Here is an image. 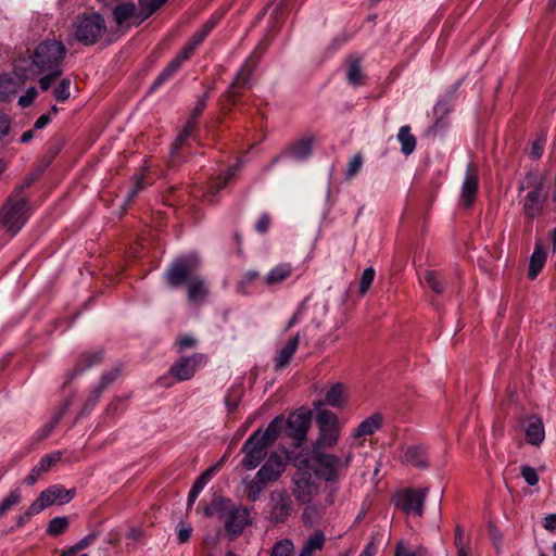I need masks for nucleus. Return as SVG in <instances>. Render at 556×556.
I'll list each match as a JSON object with an SVG mask.
<instances>
[{"instance_id":"nucleus-60","label":"nucleus","mask_w":556,"mask_h":556,"mask_svg":"<svg viewBox=\"0 0 556 556\" xmlns=\"http://www.w3.org/2000/svg\"><path fill=\"white\" fill-rule=\"evenodd\" d=\"M119 372H121V369L118 367H115V368L111 369L110 371L104 372L101 376L99 386H101V388H103V389H106L119 376Z\"/></svg>"},{"instance_id":"nucleus-34","label":"nucleus","mask_w":556,"mask_h":556,"mask_svg":"<svg viewBox=\"0 0 556 556\" xmlns=\"http://www.w3.org/2000/svg\"><path fill=\"white\" fill-rule=\"evenodd\" d=\"M361 58H351L346 70V80L350 85L356 87L363 84V73L361 67Z\"/></svg>"},{"instance_id":"nucleus-39","label":"nucleus","mask_w":556,"mask_h":556,"mask_svg":"<svg viewBox=\"0 0 556 556\" xmlns=\"http://www.w3.org/2000/svg\"><path fill=\"white\" fill-rule=\"evenodd\" d=\"M279 417L276 418L268 425L267 429L264 432L261 431V439H263L262 442L265 443V445L269 446L279 437L281 430L279 426Z\"/></svg>"},{"instance_id":"nucleus-48","label":"nucleus","mask_w":556,"mask_h":556,"mask_svg":"<svg viewBox=\"0 0 556 556\" xmlns=\"http://www.w3.org/2000/svg\"><path fill=\"white\" fill-rule=\"evenodd\" d=\"M364 160L361 153H356L349 162L345 178L348 180L352 179L356 174L361 170L363 166Z\"/></svg>"},{"instance_id":"nucleus-7","label":"nucleus","mask_w":556,"mask_h":556,"mask_svg":"<svg viewBox=\"0 0 556 556\" xmlns=\"http://www.w3.org/2000/svg\"><path fill=\"white\" fill-rule=\"evenodd\" d=\"M295 507L291 495L285 489H276L269 493L267 519L274 525L286 523L294 514Z\"/></svg>"},{"instance_id":"nucleus-31","label":"nucleus","mask_w":556,"mask_h":556,"mask_svg":"<svg viewBox=\"0 0 556 556\" xmlns=\"http://www.w3.org/2000/svg\"><path fill=\"white\" fill-rule=\"evenodd\" d=\"M243 483L245 484L248 500L251 502L260 500L262 492L268 484L265 479L258 478V472L251 480L243 479Z\"/></svg>"},{"instance_id":"nucleus-53","label":"nucleus","mask_w":556,"mask_h":556,"mask_svg":"<svg viewBox=\"0 0 556 556\" xmlns=\"http://www.w3.org/2000/svg\"><path fill=\"white\" fill-rule=\"evenodd\" d=\"M224 15L223 11H216L212 16L204 23L202 29L197 35H208L213 31L216 25L219 23Z\"/></svg>"},{"instance_id":"nucleus-35","label":"nucleus","mask_w":556,"mask_h":556,"mask_svg":"<svg viewBox=\"0 0 556 556\" xmlns=\"http://www.w3.org/2000/svg\"><path fill=\"white\" fill-rule=\"evenodd\" d=\"M343 394L344 386L336 383L327 391L324 403L333 407H343L345 404Z\"/></svg>"},{"instance_id":"nucleus-43","label":"nucleus","mask_w":556,"mask_h":556,"mask_svg":"<svg viewBox=\"0 0 556 556\" xmlns=\"http://www.w3.org/2000/svg\"><path fill=\"white\" fill-rule=\"evenodd\" d=\"M425 280L429 288L435 293L440 294L444 290V282L441 280L440 275L433 270H427L425 274Z\"/></svg>"},{"instance_id":"nucleus-51","label":"nucleus","mask_w":556,"mask_h":556,"mask_svg":"<svg viewBox=\"0 0 556 556\" xmlns=\"http://www.w3.org/2000/svg\"><path fill=\"white\" fill-rule=\"evenodd\" d=\"M242 396V389L240 387L232 388L225 396V404L229 410L237 408Z\"/></svg>"},{"instance_id":"nucleus-58","label":"nucleus","mask_w":556,"mask_h":556,"mask_svg":"<svg viewBox=\"0 0 556 556\" xmlns=\"http://www.w3.org/2000/svg\"><path fill=\"white\" fill-rule=\"evenodd\" d=\"M38 91L35 87H29L24 94L18 98V105L21 108H28L33 104L34 100L37 98Z\"/></svg>"},{"instance_id":"nucleus-54","label":"nucleus","mask_w":556,"mask_h":556,"mask_svg":"<svg viewBox=\"0 0 556 556\" xmlns=\"http://www.w3.org/2000/svg\"><path fill=\"white\" fill-rule=\"evenodd\" d=\"M520 473H521V477L527 482V484H529L531 486L538 484V482H539V475H538L536 470L533 467H531L529 465H522L520 467Z\"/></svg>"},{"instance_id":"nucleus-18","label":"nucleus","mask_w":556,"mask_h":556,"mask_svg":"<svg viewBox=\"0 0 556 556\" xmlns=\"http://www.w3.org/2000/svg\"><path fill=\"white\" fill-rule=\"evenodd\" d=\"M113 16L116 24L121 27L139 25L144 20L141 12H137L136 5L129 2L118 4L113 11Z\"/></svg>"},{"instance_id":"nucleus-41","label":"nucleus","mask_w":556,"mask_h":556,"mask_svg":"<svg viewBox=\"0 0 556 556\" xmlns=\"http://www.w3.org/2000/svg\"><path fill=\"white\" fill-rule=\"evenodd\" d=\"M141 14L143 18H148L160 8H162L167 0H138Z\"/></svg>"},{"instance_id":"nucleus-15","label":"nucleus","mask_w":556,"mask_h":556,"mask_svg":"<svg viewBox=\"0 0 556 556\" xmlns=\"http://www.w3.org/2000/svg\"><path fill=\"white\" fill-rule=\"evenodd\" d=\"M228 514L225 518V529L231 535L236 538L240 535L243 530L252 523L250 511L247 507L241 505L228 507Z\"/></svg>"},{"instance_id":"nucleus-46","label":"nucleus","mask_w":556,"mask_h":556,"mask_svg":"<svg viewBox=\"0 0 556 556\" xmlns=\"http://www.w3.org/2000/svg\"><path fill=\"white\" fill-rule=\"evenodd\" d=\"M54 98L60 102H65L71 97V80L62 79L53 91Z\"/></svg>"},{"instance_id":"nucleus-16","label":"nucleus","mask_w":556,"mask_h":556,"mask_svg":"<svg viewBox=\"0 0 556 556\" xmlns=\"http://www.w3.org/2000/svg\"><path fill=\"white\" fill-rule=\"evenodd\" d=\"M74 26L76 29L75 35H100L105 30L104 18L98 12L78 15Z\"/></svg>"},{"instance_id":"nucleus-62","label":"nucleus","mask_w":556,"mask_h":556,"mask_svg":"<svg viewBox=\"0 0 556 556\" xmlns=\"http://www.w3.org/2000/svg\"><path fill=\"white\" fill-rule=\"evenodd\" d=\"M307 305H306V301H304L300 307L298 308V311L294 313V315L291 317V319L289 320L287 327H286V330H289L290 328H292L296 323H299L303 315L305 314V312L307 311Z\"/></svg>"},{"instance_id":"nucleus-5","label":"nucleus","mask_w":556,"mask_h":556,"mask_svg":"<svg viewBox=\"0 0 556 556\" xmlns=\"http://www.w3.org/2000/svg\"><path fill=\"white\" fill-rule=\"evenodd\" d=\"M318 491L319 486L309 472H299L293 477L292 494L299 503L307 505L303 513L304 519L316 517L320 514V509L316 505H312Z\"/></svg>"},{"instance_id":"nucleus-2","label":"nucleus","mask_w":556,"mask_h":556,"mask_svg":"<svg viewBox=\"0 0 556 556\" xmlns=\"http://www.w3.org/2000/svg\"><path fill=\"white\" fill-rule=\"evenodd\" d=\"M353 458L352 451L344 454L343 459L339 456L326 453L323 448L312 447L309 457L305 460V466L309 468L314 475L328 483H336L340 479L343 470L349 468Z\"/></svg>"},{"instance_id":"nucleus-4","label":"nucleus","mask_w":556,"mask_h":556,"mask_svg":"<svg viewBox=\"0 0 556 556\" xmlns=\"http://www.w3.org/2000/svg\"><path fill=\"white\" fill-rule=\"evenodd\" d=\"M30 213L28 198L11 193L0 208V224L7 231L16 235L28 220Z\"/></svg>"},{"instance_id":"nucleus-27","label":"nucleus","mask_w":556,"mask_h":556,"mask_svg":"<svg viewBox=\"0 0 556 556\" xmlns=\"http://www.w3.org/2000/svg\"><path fill=\"white\" fill-rule=\"evenodd\" d=\"M225 456L219 460L218 464L207 468L204 472L201 473V476L195 480L193 483L189 494H188V507H191L197 500L200 492L203 490V488L207 484V482L211 480L213 473L218 469L220 464L224 462Z\"/></svg>"},{"instance_id":"nucleus-42","label":"nucleus","mask_w":556,"mask_h":556,"mask_svg":"<svg viewBox=\"0 0 556 556\" xmlns=\"http://www.w3.org/2000/svg\"><path fill=\"white\" fill-rule=\"evenodd\" d=\"M68 527L66 517H54L48 525L47 532L51 535H59L63 533Z\"/></svg>"},{"instance_id":"nucleus-6","label":"nucleus","mask_w":556,"mask_h":556,"mask_svg":"<svg viewBox=\"0 0 556 556\" xmlns=\"http://www.w3.org/2000/svg\"><path fill=\"white\" fill-rule=\"evenodd\" d=\"M316 425L318 428V438L312 447H334L341 434V426L337 415L327 409L320 410L316 415Z\"/></svg>"},{"instance_id":"nucleus-52","label":"nucleus","mask_w":556,"mask_h":556,"mask_svg":"<svg viewBox=\"0 0 556 556\" xmlns=\"http://www.w3.org/2000/svg\"><path fill=\"white\" fill-rule=\"evenodd\" d=\"M545 143V135H540L536 139H534L531 143L530 157L533 160L540 159L543 155Z\"/></svg>"},{"instance_id":"nucleus-49","label":"nucleus","mask_w":556,"mask_h":556,"mask_svg":"<svg viewBox=\"0 0 556 556\" xmlns=\"http://www.w3.org/2000/svg\"><path fill=\"white\" fill-rule=\"evenodd\" d=\"M375 269L372 267L366 268L361 277L359 280V294L364 295L369 290L374 279H375Z\"/></svg>"},{"instance_id":"nucleus-24","label":"nucleus","mask_w":556,"mask_h":556,"mask_svg":"<svg viewBox=\"0 0 556 556\" xmlns=\"http://www.w3.org/2000/svg\"><path fill=\"white\" fill-rule=\"evenodd\" d=\"M101 361H102V352L101 351L83 353L79 356L75 367L68 374V380H72L75 377L81 375L84 371H86L89 368H91L92 366L99 364Z\"/></svg>"},{"instance_id":"nucleus-12","label":"nucleus","mask_w":556,"mask_h":556,"mask_svg":"<svg viewBox=\"0 0 556 556\" xmlns=\"http://www.w3.org/2000/svg\"><path fill=\"white\" fill-rule=\"evenodd\" d=\"M204 354L195 353L191 356L180 357L169 368L168 375L176 381H186L191 379L195 372L205 365Z\"/></svg>"},{"instance_id":"nucleus-64","label":"nucleus","mask_w":556,"mask_h":556,"mask_svg":"<svg viewBox=\"0 0 556 556\" xmlns=\"http://www.w3.org/2000/svg\"><path fill=\"white\" fill-rule=\"evenodd\" d=\"M270 217L268 214L264 213L261 215L258 220L255 224V229L260 233H265L269 229Z\"/></svg>"},{"instance_id":"nucleus-56","label":"nucleus","mask_w":556,"mask_h":556,"mask_svg":"<svg viewBox=\"0 0 556 556\" xmlns=\"http://www.w3.org/2000/svg\"><path fill=\"white\" fill-rule=\"evenodd\" d=\"M313 313L316 315L312 321L315 324V328L318 329L321 325L323 317L328 313V305L326 302H317L313 306Z\"/></svg>"},{"instance_id":"nucleus-21","label":"nucleus","mask_w":556,"mask_h":556,"mask_svg":"<svg viewBox=\"0 0 556 556\" xmlns=\"http://www.w3.org/2000/svg\"><path fill=\"white\" fill-rule=\"evenodd\" d=\"M478 191V174L472 168L471 164L467 166L466 176L462 186L460 201L468 207L473 203L475 197Z\"/></svg>"},{"instance_id":"nucleus-1","label":"nucleus","mask_w":556,"mask_h":556,"mask_svg":"<svg viewBox=\"0 0 556 556\" xmlns=\"http://www.w3.org/2000/svg\"><path fill=\"white\" fill-rule=\"evenodd\" d=\"M518 189L520 192H525L520 199L525 216L529 219L538 217L548 199L544 175L538 170L527 173L519 181Z\"/></svg>"},{"instance_id":"nucleus-63","label":"nucleus","mask_w":556,"mask_h":556,"mask_svg":"<svg viewBox=\"0 0 556 556\" xmlns=\"http://www.w3.org/2000/svg\"><path fill=\"white\" fill-rule=\"evenodd\" d=\"M35 181V177L34 176H28L26 177L22 184L17 185L14 190L12 191V193H17V197H27L25 194V191L33 185V182Z\"/></svg>"},{"instance_id":"nucleus-40","label":"nucleus","mask_w":556,"mask_h":556,"mask_svg":"<svg viewBox=\"0 0 556 556\" xmlns=\"http://www.w3.org/2000/svg\"><path fill=\"white\" fill-rule=\"evenodd\" d=\"M239 167L240 164H237L233 168L228 169L223 176L216 178V180L213 181L210 186V193L215 195L219 190H222L235 175L236 170L239 169Z\"/></svg>"},{"instance_id":"nucleus-45","label":"nucleus","mask_w":556,"mask_h":556,"mask_svg":"<svg viewBox=\"0 0 556 556\" xmlns=\"http://www.w3.org/2000/svg\"><path fill=\"white\" fill-rule=\"evenodd\" d=\"M201 43V38L195 37L193 40L188 42L182 50L177 54L174 61H179V65L181 66L185 61H187L193 51L197 49V47Z\"/></svg>"},{"instance_id":"nucleus-13","label":"nucleus","mask_w":556,"mask_h":556,"mask_svg":"<svg viewBox=\"0 0 556 556\" xmlns=\"http://www.w3.org/2000/svg\"><path fill=\"white\" fill-rule=\"evenodd\" d=\"M28 79V71L25 68H15L11 73L0 75V102L10 101Z\"/></svg>"},{"instance_id":"nucleus-20","label":"nucleus","mask_w":556,"mask_h":556,"mask_svg":"<svg viewBox=\"0 0 556 556\" xmlns=\"http://www.w3.org/2000/svg\"><path fill=\"white\" fill-rule=\"evenodd\" d=\"M301 337H303V339H305L306 341L308 340V336L306 334L305 331L303 333L298 332L292 338H290L287 341V343L278 351L275 357L276 370H281L282 368L289 365L294 353L296 352Z\"/></svg>"},{"instance_id":"nucleus-47","label":"nucleus","mask_w":556,"mask_h":556,"mask_svg":"<svg viewBox=\"0 0 556 556\" xmlns=\"http://www.w3.org/2000/svg\"><path fill=\"white\" fill-rule=\"evenodd\" d=\"M260 277V273L256 270L247 271L237 283V290L242 293H248V287L253 283Z\"/></svg>"},{"instance_id":"nucleus-8","label":"nucleus","mask_w":556,"mask_h":556,"mask_svg":"<svg viewBox=\"0 0 556 556\" xmlns=\"http://www.w3.org/2000/svg\"><path fill=\"white\" fill-rule=\"evenodd\" d=\"M74 493V490H65L62 486L53 485L39 494L26 510L25 517L29 518L33 515L39 514L54 503H68L73 498Z\"/></svg>"},{"instance_id":"nucleus-11","label":"nucleus","mask_w":556,"mask_h":556,"mask_svg":"<svg viewBox=\"0 0 556 556\" xmlns=\"http://www.w3.org/2000/svg\"><path fill=\"white\" fill-rule=\"evenodd\" d=\"M429 489H406L396 495V505L402 508L406 515L421 517L424 515V505Z\"/></svg>"},{"instance_id":"nucleus-61","label":"nucleus","mask_w":556,"mask_h":556,"mask_svg":"<svg viewBox=\"0 0 556 556\" xmlns=\"http://www.w3.org/2000/svg\"><path fill=\"white\" fill-rule=\"evenodd\" d=\"M454 544L455 547H462L464 545H469V539L465 535L464 528L460 525L455 527V535H454Z\"/></svg>"},{"instance_id":"nucleus-33","label":"nucleus","mask_w":556,"mask_h":556,"mask_svg":"<svg viewBox=\"0 0 556 556\" xmlns=\"http://www.w3.org/2000/svg\"><path fill=\"white\" fill-rule=\"evenodd\" d=\"M397 140L401 143V151L409 155L416 148V138L410 132L409 126H402L397 132Z\"/></svg>"},{"instance_id":"nucleus-19","label":"nucleus","mask_w":556,"mask_h":556,"mask_svg":"<svg viewBox=\"0 0 556 556\" xmlns=\"http://www.w3.org/2000/svg\"><path fill=\"white\" fill-rule=\"evenodd\" d=\"M255 64L252 61V58L247 60L244 64H242L241 68L238 71L235 80L230 85L227 97L230 101H235V98L239 94L240 90L245 89L250 86V77L252 75L253 68Z\"/></svg>"},{"instance_id":"nucleus-57","label":"nucleus","mask_w":556,"mask_h":556,"mask_svg":"<svg viewBox=\"0 0 556 556\" xmlns=\"http://www.w3.org/2000/svg\"><path fill=\"white\" fill-rule=\"evenodd\" d=\"M96 538H97L96 533H90V534L86 535L85 538H83L81 540H79L75 545L70 547L66 552L70 553V555L73 553H78L79 551L85 549L90 544H92V542L96 540Z\"/></svg>"},{"instance_id":"nucleus-10","label":"nucleus","mask_w":556,"mask_h":556,"mask_svg":"<svg viewBox=\"0 0 556 556\" xmlns=\"http://www.w3.org/2000/svg\"><path fill=\"white\" fill-rule=\"evenodd\" d=\"M199 266V260L197 257L178 258L165 273V279L167 283L177 288L184 282L188 283L190 277H194L193 271Z\"/></svg>"},{"instance_id":"nucleus-28","label":"nucleus","mask_w":556,"mask_h":556,"mask_svg":"<svg viewBox=\"0 0 556 556\" xmlns=\"http://www.w3.org/2000/svg\"><path fill=\"white\" fill-rule=\"evenodd\" d=\"M404 462L420 469L427 468L429 464L426 447L422 445L407 447L404 453Z\"/></svg>"},{"instance_id":"nucleus-22","label":"nucleus","mask_w":556,"mask_h":556,"mask_svg":"<svg viewBox=\"0 0 556 556\" xmlns=\"http://www.w3.org/2000/svg\"><path fill=\"white\" fill-rule=\"evenodd\" d=\"M525 432L527 442L529 444L540 445L545 438L544 425L542 419L538 416H530L527 419Z\"/></svg>"},{"instance_id":"nucleus-32","label":"nucleus","mask_w":556,"mask_h":556,"mask_svg":"<svg viewBox=\"0 0 556 556\" xmlns=\"http://www.w3.org/2000/svg\"><path fill=\"white\" fill-rule=\"evenodd\" d=\"M312 146L311 138H302L288 148V153L295 160H305L312 153Z\"/></svg>"},{"instance_id":"nucleus-25","label":"nucleus","mask_w":556,"mask_h":556,"mask_svg":"<svg viewBox=\"0 0 556 556\" xmlns=\"http://www.w3.org/2000/svg\"><path fill=\"white\" fill-rule=\"evenodd\" d=\"M205 281L200 276L190 277L187 283L188 299L192 303H202L207 296Z\"/></svg>"},{"instance_id":"nucleus-55","label":"nucleus","mask_w":556,"mask_h":556,"mask_svg":"<svg viewBox=\"0 0 556 556\" xmlns=\"http://www.w3.org/2000/svg\"><path fill=\"white\" fill-rule=\"evenodd\" d=\"M41 75L39 86L42 91H46L51 87L52 83L62 75V71H46V73Z\"/></svg>"},{"instance_id":"nucleus-30","label":"nucleus","mask_w":556,"mask_h":556,"mask_svg":"<svg viewBox=\"0 0 556 556\" xmlns=\"http://www.w3.org/2000/svg\"><path fill=\"white\" fill-rule=\"evenodd\" d=\"M546 262V252L541 245H536L530 257L528 277L533 280L541 273Z\"/></svg>"},{"instance_id":"nucleus-29","label":"nucleus","mask_w":556,"mask_h":556,"mask_svg":"<svg viewBox=\"0 0 556 556\" xmlns=\"http://www.w3.org/2000/svg\"><path fill=\"white\" fill-rule=\"evenodd\" d=\"M326 542L324 532L316 530L304 542L296 556H314L318 551H321Z\"/></svg>"},{"instance_id":"nucleus-3","label":"nucleus","mask_w":556,"mask_h":556,"mask_svg":"<svg viewBox=\"0 0 556 556\" xmlns=\"http://www.w3.org/2000/svg\"><path fill=\"white\" fill-rule=\"evenodd\" d=\"M66 55L65 46L55 38H47L40 42L31 55V64L37 74L46 71H62L61 64Z\"/></svg>"},{"instance_id":"nucleus-23","label":"nucleus","mask_w":556,"mask_h":556,"mask_svg":"<svg viewBox=\"0 0 556 556\" xmlns=\"http://www.w3.org/2000/svg\"><path fill=\"white\" fill-rule=\"evenodd\" d=\"M292 274V266L289 263H280L273 267L263 278V283L268 288L279 286Z\"/></svg>"},{"instance_id":"nucleus-9","label":"nucleus","mask_w":556,"mask_h":556,"mask_svg":"<svg viewBox=\"0 0 556 556\" xmlns=\"http://www.w3.org/2000/svg\"><path fill=\"white\" fill-rule=\"evenodd\" d=\"M261 429L254 431L243 443L241 466L247 470L255 469L266 457L268 446L262 442Z\"/></svg>"},{"instance_id":"nucleus-14","label":"nucleus","mask_w":556,"mask_h":556,"mask_svg":"<svg viewBox=\"0 0 556 556\" xmlns=\"http://www.w3.org/2000/svg\"><path fill=\"white\" fill-rule=\"evenodd\" d=\"M312 416L309 412H296L289 416L287 420L288 435L295 441V446L300 447L306 440L311 427Z\"/></svg>"},{"instance_id":"nucleus-36","label":"nucleus","mask_w":556,"mask_h":556,"mask_svg":"<svg viewBox=\"0 0 556 556\" xmlns=\"http://www.w3.org/2000/svg\"><path fill=\"white\" fill-rule=\"evenodd\" d=\"M179 61L172 60L167 66L157 75V77L152 83L149 92H153L160 86H162L165 81H167L180 68Z\"/></svg>"},{"instance_id":"nucleus-59","label":"nucleus","mask_w":556,"mask_h":556,"mask_svg":"<svg viewBox=\"0 0 556 556\" xmlns=\"http://www.w3.org/2000/svg\"><path fill=\"white\" fill-rule=\"evenodd\" d=\"M143 189V178L142 176H134L132 177V187L127 195L126 204H129L138 193Z\"/></svg>"},{"instance_id":"nucleus-26","label":"nucleus","mask_w":556,"mask_h":556,"mask_svg":"<svg viewBox=\"0 0 556 556\" xmlns=\"http://www.w3.org/2000/svg\"><path fill=\"white\" fill-rule=\"evenodd\" d=\"M382 416L381 414H372L363 420L358 427L353 431L352 440H356L364 435H371L377 430H379L382 426Z\"/></svg>"},{"instance_id":"nucleus-17","label":"nucleus","mask_w":556,"mask_h":556,"mask_svg":"<svg viewBox=\"0 0 556 556\" xmlns=\"http://www.w3.org/2000/svg\"><path fill=\"white\" fill-rule=\"evenodd\" d=\"M287 465V460L281 455L273 453L257 470L258 478L265 479L268 483L276 482L285 472Z\"/></svg>"},{"instance_id":"nucleus-37","label":"nucleus","mask_w":556,"mask_h":556,"mask_svg":"<svg viewBox=\"0 0 556 556\" xmlns=\"http://www.w3.org/2000/svg\"><path fill=\"white\" fill-rule=\"evenodd\" d=\"M270 556H294V544L291 539H280L271 547Z\"/></svg>"},{"instance_id":"nucleus-50","label":"nucleus","mask_w":556,"mask_h":556,"mask_svg":"<svg viewBox=\"0 0 556 556\" xmlns=\"http://www.w3.org/2000/svg\"><path fill=\"white\" fill-rule=\"evenodd\" d=\"M61 459V453L55 452L52 454L45 455L39 463L36 465L37 470H39L41 473L48 471L52 465H54L56 462Z\"/></svg>"},{"instance_id":"nucleus-38","label":"nucleus","mask_w":556,"mask_h":556,"mask_svg":"<svg viewBox=\"0 0 556 556\" xmlns=\"http://www.w3.org/2000/svg\"><path fill=\"white\" fill-rule=\"evenodd\" d=\"M230 504V500L218 498L214 500L211 505H206L203 507V514L205 517H213L214 515L223 516L224 513L228 509V505Z\"/></svg>"},{"instance_id":"nucleus-44","label":"nucleus","mask_w":556,"mask_h":556,"mask_svg":"<svg viewBox=\"0 0 556 556\" xmlns=\"http://www.w3.org/2000/svg\"><path fill=\"white\" fill-rule=\"evenodd\" d=\"M21 501V492L18 489L12 491L4 500L0 502V518L13 506Z\"/></svg>"}]
</instances>
